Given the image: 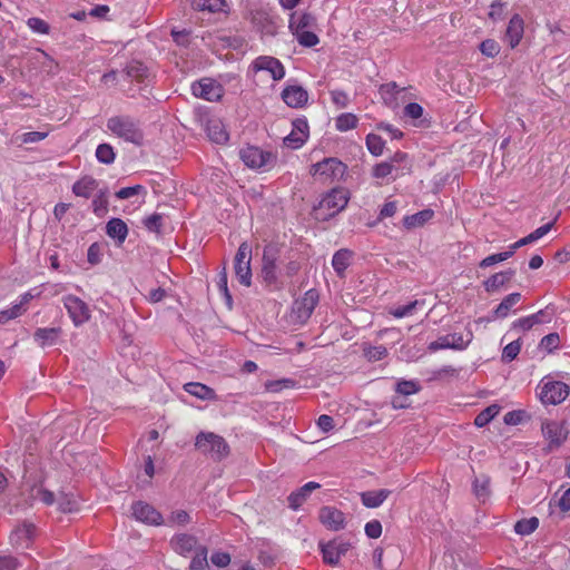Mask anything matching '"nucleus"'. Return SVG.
<instances>
[{"instance_id":"nucleus-40","label":"nucleus","mask_w":570,"mask_h":570,"mask_svg":"<svg viewBox=\"0 0 570 570\" xmlns=\"http://www.w3.org/2000/svg\"><path fill=\"white\" fill-rule=\"evenodd\" d=\"M539 527V519L535 517L521 519L514 524V531L520 535H529Z\"/></svg>"},{"instance_id":"nucleus-58","label":"nucleus","mask_w":570,"mask_h":570,"mask_svg":"<svg viewBox=\"0 0 570 570\" xmlns=\"http://www.w3.org/2000/svg\"><path fill=\"white\" fill-rule=\"evenodd\" d=\"M190 521V517L187 511L185 510H177L171 512L168 522L178 524V525H185Z\"/></svg>"},{"instance_id":"nucleus-15","label":"nucleus","mask_w":570,"mask_h":570,"mask_svg":"<svg viewBox=\"0 0 570 570\" xmlns=\"http://www.w3.org/2000/svg\"><path fill=\"white\" fill-rule=\"evenodd\" d=\"M131 511L135 519L139 522L149 525H160L164 522L161 513L147 502H134L131 505Z\"/></svg>"},{"instance_id":"nucleus-60","label":"nucleus","mask_w":570,"mask_h":570,"mask_svg":"<svg viewBox=\"0 0 570 570\" xmlns=\"http://www.w3.org/2000/svg\"><path fill=\"white\" fill-rule=\"evenodd\" d=\"M210 561L218 568H225L230 563V556L227 552H214L210 557Z\"/></svg>"},{"instance_id":"nucleus-6","label":"nucleus","mask_w":570,"mask_h":570,"mask_svg":"<svg viewBox=\"0 0 570 570\" xmlns=\"http://www.w3.org/2000/svg\"><path fill=\"white\" fill-rule=\"evenodd\" d=\"M252 248L248 243L244 242L239 245L234 259L235 275L238 282L244 286L252 284Z\"/></svg>"},{"instance_id":"nucleus-11","label":"nucleus","mask_w":570,"mask_h":570,"mask_svg":"<svg viewBox=\"0 0 570 570\" xmlns=\"http://www.w3.org/2000/svg\"><path fill=\"white\" fill-rule=\"evenodd\" d=\"M346 166L337 158H325L322 161L313 164L309 173L313 176H321L324 179H340L344 176Z\"/></svg>"},{"instance_id":"nucleus-33","label":"nucleus","mask_w":570,"mask_h":570,"mask_svg":"<svg viewBox=\"0 0 570 570\" xmlns=\"http://www.w3.org/2000/svg\"><path fill=\"white\" fill-rule=\"evenodd\" d=\"M185 391L200 400H212L215 397V392L209 386L198 383L189 382L184 386Z\"/></svg>"},{"instance_id":"nucleus-10","label":"nucleus","mask_w":570,"mask_h":570,"mask_svg":"<svg viewBox=\"0 0 570 570\" xmlns=\"http://www.w3.org/2000/svg\"><path fill=\"white\" fill-rule=\"evenodd\" d=\"M473 334L472 332H468L465 337L460 333H451L439 337L436 341H433L429 344L428 350L430 352H436L439 350L452 348V350H465L468 345L472 342Z\"/></svg>"},{"instance_id":"nucleus-45","label":"nucleus","mask_w":570,"mask_h":570,"mask_svg":"<svg viewBox=\"0 0 570 570\" xmlns=\"http://www.w3.org/2000/svg\"><path fill=\"white\" fill-rule=\"evenodd\" d=\"M366 146H367L368 151L373 156L377 157V156H381L383 154L385 141L379 135L368 134L366 136Z\"/></svg>"},{"instance_id":"nucleus-64","label":"nucleus","mask_w":570,"mask_h":570,"mask_svg":"<svg viewBox=\"0 0 570 570\" xmlns=\"http://www.w3.org/2000/svg\"><path fill=\"white\" fill-rule=\"evenodd\" d=\"M331 98L333 104H335L338 108H345L348 105V96L343 90H332Z\"/></svg>"},{"instance_id":"nucleus-62","label":"nucleus","mask_w":570,"mask_h":570,"mask_svg":"<svg viewBox=\"0 0 570 570\" xmlns=\"http://www.w3.org/2000/svg\"><path fill=\"white\" fill-rule=\"evenodd\" d=\"M92 209L97 216H102L108 210V198L96 196L92 200Z\"/></svg>"},{"instance_id":"nucleus-18","label":"nucleus","mask_w":570,"mask_h":570,"mask_svg":"<svg viewBox=\"0 0 570 570\" xmlns=\"http://www.w3.org/2000/svg\"><path fill=\"white\" fill-rule=\"evenodd\" d=\"M253 69L255 71H267L271 73L273 80L278 81L285 76V68L283 63L271 56H259L257 57L253 63Z\"/></svg>"},{"instance_id":"nucleus-37","label":"nucleus","mask_w":570,"mask_h":570,"mask_svg":"<svg viewBox=\"0 0 570 570\" xmlns=\"http://www.w3.org/2000/svg\"><path fill=\"white\" fill-rule=\"evenodd\" d=\"M403 91V89L399 88L396 82H387L380 87V94L384 102L389 106H392L396 102L397 95Z\"/></svg>"},{"instance_id":"nucleus-31","label":"nucleus","mask_w":570,"mask_h":570,"mask_svg":"<svg viewBox=\"0 0 570 570\" xmlns=\"http://www.w3.org/2000/svg\"><path fill=\"white\" fill-rule=\"evenodd\" d=\"M521 299L520 293H511L507 295L502 302L497 306L493 311V316L495 318H504L509 315L511 308L518 304Z\"/></svg>"},{"instance_id":"nucleus-26","label":"nucleus","mask_w":570,"mask_h":570,"mask_svg":"<svg viewBox=\"0 0 570 570\" xmlns=\"http://www.w3.org/2000/svg\"><path fill=\"white\" fill-rule=\"evenodd\" d=\"M106 234L121 245L128 235V226L120 218H111L106 225Z\"/></svg>"},{"instance_id":"nucleus-9","label":"nucleus","mask_w":570,"mask_h":570,"mask_svg":"<svg viewBox=\"0 0 570 570\" xmlns=\"http://www.w3.org/2000/svg\"><path fill=\"white\" fill-rule=\"evenodd\" d=\"M239 157L243 163L252 169H265L275 160L272 153L262 150L255 146L242 148L239 150Z\"/></svg>"},{"instance_id":"nucleus-24","label":"nucleus","mask_w":570,"mask_h":570,"mask_svg":"<svg viewBox=\"0 0 570 570\" xmlns=\"http://www.w3.org/2000/svg\"><path fill=\"white\" fill-rule=\"evenodd\" d=\"M36 533V527L24 521L10 535V540L13 544L20 547H28L29 542L33 539Z\"/></svg>"},{"instance_id":"nucleus-43","label":"nucleus","mask_w":570,"mask_h":570,"mask_svg":"<svg viewBox=\"0 0 570 570\" xmlns=\"http://www.w3.org/2000/svg\"><path fill=\"white\" fill-rule=\"evenodd\" d=\"M96 158L99 163L110 165L115 161L116 154L111 145L100 144L96 149Z\"/></svg>"},{"instance_id":"nucleus-54","label":"nucleus","mask_w":570,"mask_h":570,"mask_svg":"<svg viewBox=\"0 0 570 570\" xmlns=\"http://www.w3.org/2000/svg\"><path fill=\"white\" fill-rule=\"evenodd\" d=\"M417 304H419L417 301H413V302H410L409 304L393 308L390 313L396 318H402V317L411 315Z\"/></svg>"},{"instance_id":"nucleus-28","label":"nucleus","mask_w":570,"mask_h":570,"mask_svg":"<svg viewBox=\"0 0 570 570\" xmlns=\"http://www.w3.org/2000/svg\"><path fill=\"white\" fill-rule=\"evenodd\" d=\"M315 17L309 12L293 13L289 19V29L293 33L306 30L313 27Z\"/></svg>"},{"instance_id":"nucleus-61","label":"nucleus","mask_w":570,"mask_h":570,"mask_svg":"<svg viewBox=\"0 0 570 570\" xmlns=\"http://www.w3.org/2000/svg\"><path fill=\"white\" fill-rule=\"evenodd\" d=\"M559 345V335L557 333H550L542 337L540 346L548 350L549 352L557 348Z\"/></svg>"},{"instance_id":"nucleus-22","label":"nucleus","mask_w":570,"mask_h":570,"mask_svg":"<svg viewBox=\"0 0 570 570\" xmlns=\"http://www.w3.org/2000/svg\"><path fill=\"white\" fill-rule=\"evenodd\" d=\"M61 335V327H39L33 332L32 337L39 347L46 348L56 345Z\"/></svg>"},{"instance_id":"nucleus-55","label":"nucleus","mask_w":570,"mask_h":570,"mask_svg":"<svg viewBox=\"0 0 570 570\" xmlns=\"http://www.w3.org/2000/svg\"><path fill=\"white\" fill-rule=\"evenodd\" d=\"M48 136V132H41V131H29L20 135L18 139L22 144H35L38 141L43 140Z\"/></svg>"},{"instance_id":"nucleus-29","label":"nucleus","mask_w":570,"mask_h":570,"mask_svg":"<svg viewBox=\"0 0 570 570\" xmlns=\"http://www.w3.org/2000/svg\"><path fill=\"white\" fill-rule=\"evenodd\" d=\"M98 187V181L91 176H85L77 180L72 186V193L76 196L89 198Z\"/></svg>"},{"instance_id":"nucleus-52","label":"nucleus","mask_w":570,"mask_h":570,"mask_svg":"<svg viewBox=\"0 0 570 570\" xmlns=\"http://www.w3.org/2000/svg\"><path fill=\"white\" fill-rule=\"evenodd\" d=\"M144 226L154 233H159L163 226V216L160 214H153L144 219Z\"/></svg>"},{"instance_id":"nucleus-2","label":"nucleus","mask_w":570,"mask_h":570,"mask_svg":"<svg viewBox=\"0 0 570 570\" xmlns=\"http://www.w3.org/2000/svg\"><path fill=\"white\" fill-rule=\"evenodd\" d=\"M107 129L118 138L127 142L140 146L144 141V132L136 121L130 116H114L107 120Z\"/></svg>"},{"instance_id":"nucleus-16","label":"nucleus","mask_w":570,"mask_h":570,"mask_svg":"<svg viewBox=\"0 0 570 570\" xmlns=\"http://www.w3.org/2000/svg\"><path fill=\"white\" fill-rule=\"evenodd\" d=\"M318 519L331 531L343 530L346 525L345 514L334 507H322L318 512Z\"/></svg>"},{"instance_id":"nucleus-49","label":"nucleus","mask_w":570,"mask_h":570,"mask_svg":"<svg viewBox=\"0 0 570 570\" xmlns=\"http://www.w3.org/2000/svg\"><path fill=\"white\" fill-rule=\"evenodd\" d=\"M294 35H295L298 43L306 48L314 47L320 42L318 37L314 32L308 31V30L295 32Z\"/></svg>"},{"instance_id":"nucleus-27","label":"nucleus","mask_w":570,"mask_h":570,"mask_svg":"<svg viewBox=\"0 0 570 570\" xmlns=\"http://www.w3.org/2000/svg\"><path fill=\"white\" fill-rule=\"evenodd\" d=\"M391 494L387 489L365 491L360 494L364 507L374 509L379 508Z\"/></svg>"},{"instance_id":"nucleus-8","label":"nucleus","mask_w":570,"mask_h":570,"mask_svg":"<svg viewBox=\"0 0 570 570\" xmlns=\"http://www.w3.org/2000/svg\"><path fill=\"white\" fill-rule=\"evenodd\" d=\"M569 392V385L561 381H542L539 396L543 404L557 405L567 399Z\"/></svg>"},{"instance_id":"nucleus-35","label":"nucleus","mask_w":570,"mask_h":570,"mask_svg":"<svg viewBox=\"0 0 570 570\" xmlns=\"http://www.w3.org/2000/svg\"><path fill=\"white\" fill-rule=\"evenodd\" d=\"M207 135L216 144H225L228 140V134L219 121L208 122Z\"/></svg>"},{"instance_id":"nucleus-19","label":"nucleus","mask_w":570,"mask_h":570,"mask_svg":"<svg viewBox=\"0 0 570 570\" xmlns=\"http://www.w3.org/2000/svg\"><path fill=\"white\" fill-rule=\"evenodd\" d=\"M171 549L179 556L187 557L193 551L197 552L198 540L195 535L189 533H178L173 535L169 542Z\"/></svg>"},{"instance_id":"nucleus-17","label":"nucleus","mask_w":570,"mask_h":570,"mask_svg":"<svg viewBox=\"0 0 570 570\" xmlns=\"http://www.w3.org/2000/svg\"><path fill=\"white\" fill-rule=\"evenodd\" d=\"M308 138V124L305 118L293 121L292 131L284 138V145L291 149L301 148Z\"/></svg>"},{"instance_id":"nucleus-46","label":"nucleus","mask_w":570,"mask_h":570,"mask_svg":"<svg viewBox=\"0 0 570 570\" xmlns=\"http://www.w3.org/2000/svg\"><path fill=\"white\" fill-rule=\"evenodd\" d=\"M522 342L521 338H517L504 346L502 351V361L505 363L512 362L517 358L521 351Z\"/></svg>"},{"instance_id":"nucleus-59","label":"nucleus","mask_w":570,"mask_h":570,"mask_svg":"<svg viewBox=\"0 0 570 570\" xmlns=\"http://www.w3.org/2000/svg\"><path fill=\"white\" fill-rule=\"evenodd\" d=\"M58 505H59V509L60 511L67 513V512H72L75 510H77V502L66 495V494H62L59 499H58Z\"/></svg>"},{"instance_id":"nucleus-21","label":"nucleus","mask_w":570,"mask_h":570,"mask_svg":"<svg viewBox=\"0 0 570 570\" xmlns=\"http://www.w3.org/2000/svg\"><path fill=\"white\" fill-rule=\"evenodd\" d=\"M524 33V20L518 13L513 14L508 23L504 41L511 49H514L521 41Z\"/></svg>"},{"instance_id":"nucleus-4","label":"nucleus","mask_w":570,"mask_h":570,"mask_svg":"<svg viewBox=\"0 0 570 570\" xmlns=\"http://www.w3.org/2000/svg\"><path fill=\"white\" fill-rule=\"evenodd\" d=\"M279 257V248L276 244H268L264 247L262 258L261 277L272 291H277L283 287V282L278 277L277 261Z\"/></svg>"},{"instance_id":"nucleus-13","label":"nucleus","mask_w":570,"mask_h":570,"mask_svg":"<svg viewBox=\"0 0 570 570\" xmlns=\"http://www.w3.org/2000/svg\"><path fill=\"white\" fill-rule=\"evenodd\" d=\"M323 561L330 566H337L341 558L346 554L351 544L343 540H332L328 542L321 541L318 543Z\"/></svg>"},{"instance_id":"nucleus-30","label":"nucleus","mask_w":570,"mask_h":570,"mask_svg":"<svg viewBox=\"0 0 570 570\" xmlns=\"http://www.w3.org/2000/svg\"><path fill=\"white\" fill-rule=\"evenodd\" d=\"M434 212L430 208L420 210L413 215H407L403 218V225L407 229L422 227L425 223L431 220Z\"/></svg>"},{"instance_id":"nucleus-38","label":"nucleus","mask_w":570,"mask_h":570,"mask_svg":"<svg viewBox=\"0 0 570 570\" xmlns=\"http://www.w3.org/2000/svg\"><path fill=\"white\" fill-rule=\"evenodd\" d=\"M473 490L476 498L484 502L490 495V478L487 475L476 478L473 482Z\"/></svg>"},{"instance_id":"nucleus-25","label":"nucleus","mask_w":570,"mask_h":570,"mask_svg":"<svg viewBox=\"0 0 570 570\" xmlns=\"http://www.w3.org/2000/svg\"><path fill=\"white\" fill-rule=\"evenodd\" d=\"M514 275L515 271L511 268L500 273H495L483 282L484 289L488 293H493L503 287L507 283H509Z\"/></svg>"},{"instance_id":"nucleus-48","label":"nucleus","mask_w":570,"mask_h":570,"mask_svg":"<svg viewBox=\"0 0 570 570\" xmlns=\"http://www.w3.org/2000/svg\"><path fill=\"white\" fill-rule=\"evenodd\" d=\"M420 391V385L415 381L402 380L396 383L395 392L401 395L410 396Z\"/></svg>"},{"instance_id":"nucleus-41","label":"nucleus","mask_w":570,"mask_h":570,"mask_svg":"<svg viewBox=\"0 0 570 570\" xmlns=\"http://www.w3.org/2000/svg\"><path fill=\"white\" fill-rule=\"evenodd\" d=\"M208 550L206 547L197 548V552L191 559L189 569L190 570H209V564L207 560Z\"/></svg>"},{"instance_id":"nucleus-47","label":"nucleus","mask_w":570,"mask_h":570,"mask_svg":"<svg viewBox=\"0 0 570 570\" xmlns=\"http://www.w3.org/2000/svg\"><path fill=\"white\" fill-rule=\"evenodd\" d=\"M479 49L483 56L489 57V58L497 57L501 50L499 42L495 41L494 39L483 40L480 43Z\"/></svg>"},{"instance_id":"nucleus-32","label":"nucleus","mask_w":570,"mask_h":570,"mask_svg":"<svg viewBox=\"0 0 570 570\" xmlns=\"http://www.w3.org/2000/svg\"><path fill=\"white\" fill-rule=\"evenodd\" d=\"M191 7L198 11L222 12L227 7L225 0H189Z\"/></svg>"},{"instance_id":"nucleus-42","label":"nucleus","mask_w":570,"mask_h":570,"mask_svg":"<svg viewBox=\"0 0 570 570\" xmlns=\"http://www.w3.org/2000/svg\"><path fill=\"white\" fill-rule=\"evenodd\" d=\"M358 122L357 117L354 114L346 112L340 115L335 120V127L338 131H347L356 128Z\"/></svg>"},{"instance_id":"nucleus-56","label":"nucleus","mask_w":570,"mask_h":570,"mask_svg":"<svg viewBox=\"0 0 570 570\" xmlns=\"http://www.w3.org/2000/svg\"><path fill=\"white\" fill-rule=\"evenodd\" d=\"M365 534L371 539H377L382 534V524L377 520H372L365 524Z\"/></svg>"},{"instance_id":"nucleus-20","label":"nucleus","mask_w":570,"mask_h":570,"mask_svg":"<svg viewBox=\"0 0 570 570\" xmlns=\"http://www.w3.org/2000/svg\"><path fill=\"white\" fill-rule=\"evenodd\" d=\"M282 99L291 108H302L307 104L308 94L301 86H286L282 91Z\"/></svg>"},{"instance_id":"nucleus-36","label":"nucleus","mask_w":570,"mask_h":570,"mask_svg":"<svg viewBox=\"0 0 570 570\" xmlns=\"http://www.w3.org/2000/svg\"><path fill=\"white\" fill-rule=\"evenodd\" d=\"M124 71L128 78L137 81H142L148 76L147 67L141 61L137 60L130 61Z\"/></svg>"},{"instance_id":"nucleus-44","label":"nucleus","mask_w":570,"mask_h":570,"mask_svg":"<svg viewBox=\"0 0 570 570\" xmlns=\"http://www.w3.org/2000/svg\"><path fill=\"white\" fill-rule=\"evenodd\" d=\"M350 252L347 249L337 250L332 258V266L338 273H343L348 266Z\"/></svg>"},{"instance_id":"nucleus-50","label":"nucleus","mask_w":570,"mask_h":570,"mask_svg":"<svg viewBox=\"0 0 570 570\" xmlns=\"http://www.w3.org/2000/svg\"><path fill=\"white\" fill-rule=\"evenodd\" d=\"M217 286H218V289L220 291V293L224 295V297L226 299V304L230 308L232 304H233V298H232V295H230V293L228 291L227 273H226L225 268H223V271L218 274Z\"/></svg>"},{"instance_id":"nucleus-1","label":"nucleus","mask_w":570,"mask_h":570,"mask_svg":"<svg viewBox=\"0 0 570 570\" xmlns=\"http://www.w3.org/2000/svg\"><path fill=\"white\" fill-rule=\"evenodd\" d=\"M195 449L215 462L223 461L230 453L226 440L214 432H199L195 438Z\"/></svg>"},{"instance_id":"nucleus-51","label":"nucleus","mask_w":570,"mask_h":570,"mask_svg":"<svg viewBox=\"0 0 570 570\" xmlns=\"http://www.w3.org/2000/svg\"><path fill=\"white\" fill-rule=\"evenodd\" d=\"M27 24L36 33L48 35L50 31L49 24L40 18H29Z\"/></svg>"},{"instance_id":"nucleus-7","label":"nucleus","mask_w":570,"mask_h":570,"mask_svg":"<svg viewBox=\"0 0 570 570\" xmlns=\"http://www.w3.org/2000/svg\"><path fill=\"white\" fill-rule=\"evenodd\" d=\"M62 303L76 327L83 325L90 320L91 312L88 304L78 296L72 294L66 295L62 297Z\"/></svg>"},{"instance_id":"nucleus-14","label":"nucleus","mask_w":570,"mask_h":570,"mask_svg":"<svg viewBox=\"0 0 570 570\" xmlns=\"http://www.w3.org/2000/svg\"><path fill=\"white\" fill-rule=\"evenodd\" d=\"M541 430L543 436L549 441L550 449L561 446L569 435L564 422L546 421L542 423Z\"/></svg>"},{"instance_id":"nucleus-53","label":"nucleus","mask_w":570,"mask_h":570,"mask_svg":"<svg viewBox=\"0 0 570 570\" xmlns=\"http://www.w3.org/2000/svg\"><path fill=\"white\" fill-rule=\"evenodd\" d=\"M396 167L391 161H383L373 168V176L376 178H385L395 170Z\"/></svg>"},{"instance_id":"nucleus-39","label":"nucleus","mask_w":570,"mask_h":570,"mask_svg":"<svg viewBox=\"0 0 570 570\" xmlns=\"http://www.w3.org/2000/svg\"><path fill=\"white\" fill-rule=\"evenodd\" d=\"M500 412V406L493 404L482 410L474 419L478 428H483L490 423Z\"/></svg>"},{"instance_id":"nucleus-23","label":"nucleus","mask_w":570,"mask_h":570,"mask_svg":"<svg viewBox=\"0 0 570 570\" xmlns=\"http://www.w3.org/2000/svg\"><path fill=\"white\" fill-rule=\"evenodd\" d=\"M321 484L314 481H309L305 483L303 487L297 489L296 491L292 492L288 498V505L293 510H297L309 497V494L316 490L320 489Z\"/></svg>"},{"instance_id":"nucleus-12","label":"nucleus","mask_w":570,"mask_h":570,"mask_svg":"<svg viewBox=\"0 0 570 570\" xmlns=\"http://www.w3.org/2000/svg\"><path fill=\"white\" fill-rule=\"evenodd\" d=\"M191 92L197 98L208 101H218L223 97L224 88L212 78H203L193 82Z\"/></svg>"},{"instance_id":"nucleus-5","label":"nucleus","mask_w":570,"mask_h":570,"mask_svg":"<svg viewBox=\"0 0 570 570\" xmlns=\"http://www.w3.org/2000/svg\"><path fill=\"white\" fill-rule=\"evenodd\" d=\"M318 301L320 294L317 289H308L307 292H305L303 297L296 299L293 303L292 318L298 324H305L313 314L315 307L318 304Z\"/></svg>"},{"instance_id":"nucleus-3","label":"nucleus","mask_w":570,"mask_h":570,"mask_svg":"<svg viewBox=\"0 0 570 570\" xmlns=\"http://www.w3.org/2000/svg\"><path fill=\"white\" fill-rule=\"evenodd\" d=\"M350 193L343 187L331 189L314 208L316 217L322 220L334 217L341 213L347 205Z\"/></svg>"},{"instance_id":"nucleus-57","label":"nucleus","mask_w":570,"mask_h":570,"mask_svg":"<svg viewBox=\"0 0 570 570\" xmlns=\"http://www.w3.org/2000/svg\"><path fill=\"white\" fill-rule=\"evenodd\" d=\"M101 247L98 243L89 246L87 252V259L91 265H97L101 262Z\"/></svg>"},{"instance_id":"nucleus-63","label":"nucleus","mask_w":570,"mask_h":570,"mask_svg":"<svg viewBox=\"0 0 570 570\" xmlns=\"http://www.w3.org/2000/svg\"><path fill=\"white\" fill-rule=\"evenodd\" d=\"M141 190H144V186L141 185L124 187L116 193V197L119 199H127L135 195H138Z\"/></svg>"},{"instance_id":"nucleus-34","label":"nucleus","mask_w":570,"mask_h":570,"mask_svg":"<svg viewBox=\"0 0 570 570\" xmlns=\"http://www.w3.org/2000/svg\"><path fill=\"white\" fill-rule=\"evenodd\" d=\"M363 356L368 362H377L385 358L389 354L387 348L384 345L373 346L368 343L362 345Z\"/></svg>"}]
</instances>
